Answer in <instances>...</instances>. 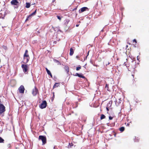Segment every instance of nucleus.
<instances>
[{
    "label": "nucleus",
    "mask_w": 149,
    "mask_h": 149,
    "mask_svg": "<svg viewBox=\"0 0 149 149\" xmlns=\"http://www.w3.org/2000/svg\"><path fill=\"white\" fill-rule=\"evenodd\" d=\"M39 139L42 141V145H44L46 143L47 139L45 136L40 135L39 136Z\"/></svg>",
    "instance_id": "f257e3e1"
},
{
    "label": "nucleus",
    "mask_w": 149,
    "mask_h": 149,
    "mask_svg": "<svg viewBox=\"0 0 149 149\" xmlns=\"http://www.w3.org/2000/svg\"><path fill=\"white\" fill-rule=\"evenodd\" d=\"M21 67L24 72H27L28 70V66L27 65L23 64L22 65Z\"/></svg>",
    "instance_id": "f03ea898"
},
{
    "label": "nucleus",
    "mask_w": 149,
    "mask_h": 149,
    "mask_svg": "<svg viewBox=\"0 0 149 149\" xmlns=\"http://www.w3.org/2000/svg\"><path fill=\"white\" fill-rule=\"evenodd\" d=\"M47 105V103L45 100H44L42 101V103L39 106L40 108L41 109H43L45 108Z\"/></svg>",
    "instance_id": "7ed1b4c3"
},
{
    "label": "nucleus",
    "mask_w": 149,
    "mask_h": 149,
    "mask_svg": "<svg viewBox=\"0 0 149 149\" xmlns=\"http://www.w3.org/2000/svg\"><path fill=\"white\" fill-rule=\"evenodd\" d=\"M5 111V107L2 104H0V114H3Z\"/></svg>",
    "instance_id": "20e7f679"
},
{
    "label": "nucleus",
    "mask_w": 149,
    "mask_h": 149,
    "mask_svg": "<svg viewBox=\"0 0 149 149\" xmlns=\"http://www.w3.org/2000/svg\"><path fill=\"white\" fill-rule=\"evenodd\" d=\"M38 93V90L35 87V88L32 90V94L33 96H35Z\"/></svg>",
    "instance_id": "39448f33"
},
{
    "label": "nucleus",
    "mask_w": 149,
    "mask_h": 149,
    "mask_svg": "<svg viewBox=\"0 0 149 149\" xmlns=\"http://www.w3.org/2000/svg\"><path fill=\"white\" fill-rule=\"evenodd\" d=\"M24 86L23 85L21 86L18 88L19 92L21 93H24Z\"/></svg>",
    "instance_id": "423d86ee"
},
{
    "label": "nucleus",
    "mask_w": 149,
    "mask_h": 149,
    "mask_svg": "<svg viewBox=\"0 0 149 149\" xmlns=\"http://www.w3.org/2000/svg\"><path fill=\"white\" fill-rule=\"evenodd\" d=\"M11 4L13 5H17L19 3L18 1L17 0H12L11 1Z\"/></svg>",
    "instance_id": "0eeeda50"
},
{
    "label": "nucleus",
    "mask_w": 149,
    "mask_h": 149,
    "mask_svg": "<svg viewBox=\"0 0 149 149\" xmlns=\"http://www.w3.org/2000/svg\"><path fill=\"white\" fill-rule=\"evenodd\" d=\"M87 9H88V8L87 7H84L80 9L79 11V12L80 13L86 10Z\"/></svg>",
    "instance_id": "6e6552de"
},
{
    "label": "nucleus",
    "mask_w": 149,
    "mask_h": 149,
    "mask_svg": "<svg viewBox=\"0 0 149 149\" xmlns=\"http://www.w3.org/2000/svg\"><path fill=\"white\" fill-rule=\"evenodd\" d=\"M30 59V58H26V59L24 60V61H22L21 63H23L24 64L27 63L29 61Z\"/></svg>",
    "instance_id": "1a4fd4ad"
},
{
    "label": "nucleus",
    "mask_w": 149,
    "mask_h": 149,
    "mask_svg": "<svg viewBox=\"0 0 149 149\" xmlns=\"http://www.w3.org/2000/svg\"><path fill=\"white\" fill-rule=\"evenodd\" d=\"M26 58H30L28 54H24L23 56L24 60H25Z\"/></svg>",
    "instance_id": "9d476101"
},
{
    "label": "nucleus",
    "mask_w": 149,
    "mask_h": 149,
    "mask_svg": "<svg viewBox=\"0 0 149 149\" xmlns=\"http://www.w3.org/2000/svg\"><path fill=\"white\" fill-rule=\"evenodd\" d=\"M74 53L73 49L72 48H70V56H72Z\"/></svg>",
    "instance_id": "9b49d317"
},
{
    "label": "nucleus",
    "mask_w": 149,
    "mask_h": 149,
    "mask_svg": "<svg viewBox=\"0 0 149 149\" xmlns=\"http://www.w3.org/2000/svg\"><path fill=\"white\" fill-rule=\"evenodd\" d=\"M125 128L124 127H122L119 128V130L121 132H122L124 131L125 130Z\"/></svg>",
    "instance_id": "f8f14e48"
},
{
    "label": "nucleus",
    "mask_w": 149,
    "mask_h": 149,
    "mask_svg": "<svg viewBox=\"0 0 149 149\" xmlns=\"http://www.w3.org/2000/svg\"><path fill=\"white\" fill-rule=\"evenodd\" d=\"M26 5L25 7L26 8H29L30 6V4L29 3L26 2Z\"/></svg>",
    "instance_id": "ddd939ff"
},
{
    "label": "nucleus",
    "mask_w": 149,
    "mask_h": 149,
    "mask_svg": "<svg viewBox=\"0 0 149 149\" xmlns=\"http://www.w3.org/2000/svg\"><path fill=\"white\" fill-rule=\"evenodd\" d=\"M78 77H80L82 78H85V77L82 74H79V75H78Z\"/></svg>",
    "instance_id": "4468645a"
},
{
    "label": "nucleus",
    "mask_w": 149,
    "mask_h": 149,
    "mask_svg": "<svg viewBox=\"0 0 149 149\" xmlns=\"http://www.w3.org/2000/svg\"><path fill=\"white\" fill-rule=\"evenodd\" d=\"M106 118V116L104 114H102L101 115L100 117V119L102 120L103 119L105 118Z\"/></svg>",
    "instance_id": "2eb2a0df"
},
{
    "label": "nucleus",
    "mask_w": 149,
    "mask_h": 149,
    "mask_svg": "<svg viewBox=\"0 0 149 149\" xmlns=\"http://www.w3.org/2000/svg\"><path fill=\"white\" fill-rule=\"evenodd\" d=\"M59 83H55V84H54L53 86V88H54L56 87H58L59 85Z\"/></svg>",
    "instance_id": "dca6fc26"
},
{
    "label": "nucleus",
    "mask_w": 149,
    "mask_h": 149,
    "mask_svg": "<svg viewBox=\"0 0 149 149\" xmlns=\"http://www.w3.org/2000/svg\"><path fill=\"white\" fill-rule=\"evenodd\" d=\"M46 70L47 73L48 74H50V73H51L50 72V71L49 70H48V69L47 68H46Z\"/></svg>",
    "instance_id": "f3484780"
},
{
    "label": "nucleus",
    "mask_w": 149,
    "mask_h": 149,
    "mask_svg": "<svg viewBox=\"0 0 149 149\" xmlns=\"http://www.w3.org/2000/svg\"><path fill=\"white\" fill-rule=\"evenodd\" d=\"M4 141V139L0 137V143H3Z\"/></svg>",
    "instance_id": "a211bd4d"
},
{
    "label": "nucleus",
    "mask_w": 149,
    "mask_h": 149,
    "mask_svg": "<svg viewBox=\"0 0 149 149\" xmlns=\"http://www.w3.org/2000/svg\"><path fill=\"white\" fill-rule=\"evenodd\" d=\"M65 69L66 70V71L67 72H69V68L68 67H65Z\"/></svg>",
    "instance_id": "6ab92c4d"
},
{
    "label": "nucleus",
    "mask_w": 149,
    "mask_h": 149,
    "mask_svg": "<svg viewBox=\"0 0 149 149\" xmlns=\"http://www.w3.org/2000/svg\"><path fill=\"white\" fill-rule=\"evenodd\" d=\"M69 22V20L68 19H66L65 21V24L67 25L68 23Z\"/></svg>",
    "instance_id": "aec40b11"
},
{
    "label": "nucleus",
    "mask_w": 149,
    "mask_h": 149,
    "mask_svg": "<svg viewBox=\"0 0 149 149\" xmlns=\"http://www.w3.org/2000/svg\"><path fill=\"white\" fill-rule=\"evenodd\" d=\"M36 12V10L34 12L32 13L30 15L32 16L33 15L35 14Z\"/></svg>",
    "instance_id": "412c9836"
},
{
    "label": "nucleus",
    "mask_w": 149,
    "mask_h": 149,
    "mask_svg": "<svg viewBox=\"0 0 149 149\" xmlns=\"http://www.w3.org/2000/svg\"><path fill=\"white\" fill-rule=\"evenodd\" d=\"M81 68V67L80 66H79L77 67L76 68V70H77L78 71Z\"/></svg>",
    "instance_id": "4be33fe9"
},
{
    "label": "nucleus",
    "mask_w": 149,
    "mask_h": 149,
    "mask_svg": "<svg viewBox=\"0 0 149 149\" xmlns=\"http://www.w3.org/2000/svg\"><path fill=\"white\" fill-rule=\"evenodd\" d=\"M128 70H129L130 71V70H131V65H130L129 66L128 68Z\"/></svg>",
    "instance_id": "5701e85b"
},
{
    "label": "nucleus",
    "mask_w": 149,
    "mask_h": 149,
    "mask_svg": "<svg viewBox=\"0 0 149 149\" xmlns=\"http://www.w3.org/2000/svg\"><path fill=\"white\" fill-rule=\"evenodd\" d=\"M7 147L8 148H10L11 147V145H10V144H7Z\"/></svg>",
    "instance_id": "b1692460"
},
{
    "label": "nucleus",
    "mask_w": 149,
    "mask_h": 149,
    "mask_svg": "<svg viewBox=\"0 0 149 149\" xmlns=\"http://www.w3.org/2000/svg\"><path fill=\"white\" fill-rule=\"evenodd\" d=\"M31 17H32V16L30 15L28 17H27L29 19H30L31 18Z\"/></svg>",
    "instance_id": "393cba45"
},
{
    "label": "nucleus",
    "mask_w": 149,
    "mask_h": 149,
    "mask_svg": "<svg viewBox=\"0 0 149 149\" xmlns=\"http://www.w3.org/2000/svg\"><path fill=\"white\" fill-rule=\"evenodd\" d=\"M105 88H107V90H108V85L107 84H106V85Z\"/></svg>",
    "instance_id": "a878e982"
},
{
    "label": "nucleus",
    "mask_w": 149,
    "mask_h": 149,
    "mask_svg": "<svg viewBox=\"0 0 149 149\" xmlns=\"http://www.w3.org/2000/svg\"><path fill=\"white\" fill-rule=\"evenodd\" d=\"M113 119V117H111V116H109V119L110 120H111Z\"/></svg>",
    "instance_id": "bb28decb"
},
{
    "label": "nucleus",
    "mask_w": 149,
    "mask_h": 149,
    "mask_svg": "<svg viewBox=\"0 0 149 149\" xmlns=\"http://www.w3.org/2000/svg\"><path fill=\"white\" fill-rule=\"evenodd\" d=\"M57 18H58V19H59V20H61V17L59 16H57Z\"/></svg>",
    "instance_id": "cd10ccee"
},
{
    "label": "nucleus",
    "mask_w": 149,
    "mask_h": 149,
    "mask_svg": "<svg viewBox=\"0 0 149 149\" xmlns=\"http://www.w3.org/2000/svg\"><path fill=\"white\" fill-rule=\"evenodd\" d=\"M28 51L27 50H25L24 54H28Z\"/></svg>",
    "instance_id": "c85d7f7f"
},
{
    "label": "nucleus",
    "mask_w": 149,
    "mask_h": 149,
    "mask_svg": "<svg viewBox=\"0 0 149 149\" xmlns=\"http://www.w3.org/2000/svg\"><path fill=\"white\" fill-rule=\"evenodd\" d=\"M133 42H135L136 43L137 42L136 40V39H134L133 40Z\"/></svg>",
    "instance_id": "c756f323"
},
{
    "label": "nucleus",
    "mask_w": 149,
    "mask_h": 149,
    "mask_svg": "<svg viewBox=\"0 0 149 149\" xmlns=\"http://www.w3.org/2000/svg\"><path fill=\"white\" fill-rule=\"evenodd\" d=\"M79 73H76L75 74V75H74L76 76H78V75H79Z\"/></svg>",
    "instance_id": "7c9ffc66"
},
{
    "label": "nucleus",
    "mask_w": 149,
    "mask_h": 149,
    "mask_svg": "<svg viewBox=\"0 0 149 149\" xmlns=\"http://www.w3.org/2000/svg\"><path fill=\"white\" fill-rule=\"evenodd\" d=\"M89 105H90V106L91 107H93V105L92 103H91H91H90V104H89Z\"/></svg>",
    "instance_id": "2f4dec72"
},
{
    "label": "nucleus",
    "mask_w": 149,
    "mask_h": 149,
    "mask_svg": "<svg viewBox=\"0 0 149 149\" xmlns=\"http://www.w3.org/2000/svg\"><path fill=\"white\" fill-rule=\"evenodd\" d=\"M29 20V18H28V17H27V18H26L25 21H26Z\"/></svg>",
    "instance_id": "473e14b6"
},
{
    "label": "nucleus",
    "mask_w": 149,
    "mask_h": 149,
    "mask_svg": "<svg viewBox=\"0 0 149 149\" xmlns=\"http://www.w3.org/2000/svg\"><path fill=\"white\" fill-rule=\"evenodd\" d=\"M49 75L52 77V74H51V73H50V74H48Z\"/></svg>",
    "instance_id": "72a5a7b5"
},
{
    "label": "nucleus",
    "mask_w": 149,
    "mask_h": 149,
    "mask_svg": "<svg viewBox=\"0 0 149 149\" xmlns=\"http://www.w3.org/2000/svg\"><path fill=\"white\" fill-rule=\"evenodd\" d=\"M56 63H60L58 61V60H56Z\"/></svg>",
    "instance_id": "f704fd0d"
},
{
    "label": "nucleus",
    "mask_w": 149,
    "mask_h": 149,
    "mask_svg": "<svg viewBox=\"0 0 149 149\" xmlns=\"http://www.w3.org/2000/svg\"><path fill=\"white\" fill-rule=\"evenodd\" d=\"M79 24H77L76 25V27H78L79 26Z\"/></svg>",
    "instance_id": "c9c22d12"
},
{
    "label": "nucleus",
    "mask_w": 149,
    "mask_h": 149,
    "mask_svg": "<svg viewBox=\"0 0 149 149\" xmlns=\"http://www.w3.org/2000/svg\"><path fill=\"white\" fill-rule=\"evenodd\" d=\"M106 109H107V111H109V109H108V108L107 107V108H106Z\"/></svg>",
    "instance_id": "e433bc0d"
},
{
    "label": "nucleus",
    "mask_w": 149,
    "mask_h": 149,
    "mask_svg": "<svg viewBox=\"0 0 149 149\" xmlns=\"http://www.w3.org/2000/svg\"><path fill=\"white\" fill-rule=\"evenodd\" d=\"M89 51L88 52V55H87V56H86V58H87V56L88 55V54H89Z\"/></svg>",
    "instance_id": "4c0bfd02"
},
{
    "label": "nucleus",
    "mask_w": 149,
    "mask_h": 149,
    "mask_svg": "<svg viewBox=\"0 0 149 149\" xmlns=\"http://www.w3.org/2000/svg\"><path fill=\"white\" fill-rule=\"evenodd\" d=\"M56 41H54V43H56Z\"/></svg>",
    "instance_id": "58836bf2"
},
{
    "label": "nucleus",
    "mask_w": 149,
    "mask_h": 149,
    "mask_svg": "<svg viewBox=\"0 0 149 149\" xmlns=\"http://www.w3.org/2000/svg\"><path fill=\"white\" fill-rule=\"evenodd\" d=\"M77 107V103H76V107Z\"/></svg>",
    "instance_id": "ea45409f"
},
{
    "label": "nucleus",
    "mask_w": 149,
    "mask_h": 149,
    "mask_svg": "<svg viewBox=\"0 0 149 149\" xmlns=\"http://www.w3.org/2000/svg\"><path fill=\"white\" fill-rule=\"evenodd\" d=\"M90 62L92 64H93V62H92V60H91V61H90Z\"/></svg>",
    "instance_id": "a19ab883"
},
{
    "label": "nucleus",
    "mask_w": 149,
    "mask_h": 149,
    "mask_svg": "<svg viewBox=\"0 0 149 149\" xmlns=\"http://www.w3.org/2000/svg\"><path fill=\"white\" fill-rule=\"evenodd\" d=\"M129 123H127V125H126L127 126H129Z\"/></svg>",
    "instance_id": "79ce46f5"
},
{
    "label": "nucleus",
    "mask_w": 149,
    "mask_h": 149,
    "mask_svg": "<svg viewBox=\"0 0 149 149\" xmlns=\"http://www.w3.org/2000/svg\"><path fill=\"white\" fill-rule=\"evenodd\" d=\"M56 0H53V2H54Z\"/></svg>",
    "instance_id": "37998d69"
},
{
    "label": "nucleus",
    "mask_w": 149,
    "mask_h": 149,
    "mask_svg": "<svg viewBox=\"0 0 149 149\" xmlns=\"http://www.w3.org/2000/svg\"><path fill=\"white\" fill-rule=\"evenodd\" d=\"M54 149H55V146L54 147Z\"/></svg>",
    "instance_id": "c03bdc74"
},
{
    "label": "nucleus",
    "mask_w": 149,
    "mask_h": 149,
    "mask_svg": "<svg viewBox=\"0 0 149 149\" xmlns=\"http://www.w3.org/2000/svg\"><path fill=\"white\" fill-rule=\"evenodd\" d=\"M53 96H54V93H53Z\"/></svg>",
    "instance_id": "a18cd8bd"
},
{
    "label": "nucleus",
    "mask_w": 149,
    "mask_h": 149,
    "mask_svg": "<svg viewBox=\"0 0 149 149\" xmlns=\"http://www.w3.org/2000/svg\"><path fill=\"white\" fill-rule=\"evenodd\" d=\"M132 76L133 77V78L134 77V76L133 75H132Z\"/></svg>",
    "instance_id": "49530a36"
},
{
    "label": "nucleus",
    "mask_w": 149,
    "mask_h": 149,
    "mask_svg": "<svg viewBox=\"0 0 149 149\" xmlns=\"http://www.w3.org/2000/svg\"><path fill=\"white\" fill-rule=\"evenodd\" d=\"M76 57H77V58H78V56H76Z\"/></svg>",
    "instance_id": "de8ad7c7"
},
{
    "label": "nucleus",
    "mask_w": 149,
    "mask_h": 149,
    "mask_svg": "<svg viewBox=\"0 0 149 149\" xmlns=\"http://www.w3.org/2000/svg\"><path fill=\"white\" fill-rule=\"evenodd\" d=\"M18 6H17V7H16V8H18Z\"/></svg>",
    "instance_id": "09e8293b"
},
{
    "label": "nucleus",
    "mask_w": 149,
    "mask_h": 149,
    "mask_svg": "<svg viewBox=\"0 0 149 149\" xmlns=\"http://www.w3.org/2000/svg\"><path fill=\"white\" fill-rule=\"evenodd\" d=\"M134 68H132V69H134Z\"/></svg>",
    "instance_id": "8fccbe9b"
}]
</instances>
